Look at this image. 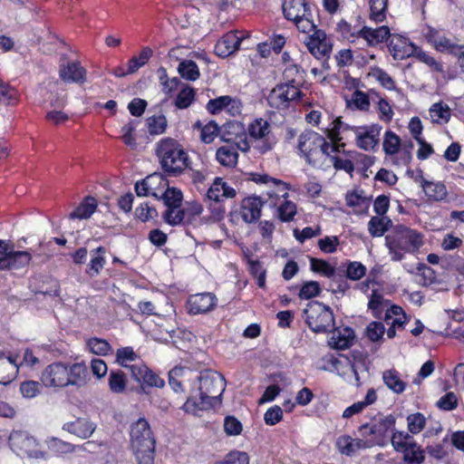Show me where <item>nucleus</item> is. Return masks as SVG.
<instances>
[{
	"mask_svg": "<svg viewBox=\"0 0 464 464\" xmlns=\"http://www.w3.org/2000/svg\"><path fill=\"white\" fill-rule=\"evenodd\" d=\"M352 37L363 39L369 46H375L388 40L391 36V30L387 25L376 28L363 26L351 34Z\"/></svg>",
	"mask_w": 464,
	"mask_h": 464,
	"instance_id": "nucleus-22",
	"label": "nucleus"
},
{
	"mask_svg": "<svg viewBox=\"0 0 464 464\" xmlns=\"http://www.w3.org/2000/svg\"><path fill=\"white\" fill-rule=\"evenodd\" d=\"M389 0H369V19L376 24L382 23L387 18Z\"/></svg>",
	"mask_w": 464,
	"mask_h": 464,
	"instance_id": "nucleus-46",
	"label": "nucleus"
},
{
	"mask_svg": "<svg viewBox=\"0 0 464 464\" xmlns=\"http://www.w3.org/2000/svg\"><path fill=\"white\" fill-rule=\"evenodd\" d=\"M237 150L236 145L229 143L219 147L216 151L217 161L227 168L235 167L238 160Z\"/></svg>",
	"mask_w": 464,
	"mask_h": 464,
	"instance_id": "nucleus-35",
	"label": "nucleus"
},
{
	"mask_svg": "<svg viewBox=\"0 0 464 464\" xmlns=\"http://www.w3.org/2000/svg\"><path fill=\"white\" fill-rule=\"evenodd\" d=\"M333 366L336 372L347 382L354 385L359 384V375L355 365L347 357L335 359Z\"/></svg>",
	"mask_w": 464,
	"mask_h": 464,
	"instance_id": "nucleus-31",
	"label": "nucleus"
},
{
	"mask_svg": "<svg viewBox=\"0 0 464 464\" xmlns=\"http://www.w3.org/2000/svg\"><path fill=\"white\" fill-rule=\"evenodd\" d=\"M382 381L387 388L396 394L402 393L407 387V383L401 379L400 372L394 369L384 371Z\"/></svg>",
	"mask_w": 464,
	"mask_h": 464,
	"instance_id": "nucleus-42",
	"label": "nucleus"
},
{
	"mask_svg": "<svg viewBox=\"0 0 464 464\" xmlns=\"http://www.w3.org/2000/svg\"><path fill=\"white\" fill-rule=\"evenodd\" d=\"M48 449L54 454L63 455L71 453L74 450V446L56 438H50L46 440Z\"/></svg>",
	"mask_w": 464,
	"mask_h": 464,
	"instance_id": "nucleus-61",
	"label": "nucleus"
},
{
	"mask_svg": "<svg viewBox=\"0 0 464 464\" xmlns=\"http://www.w3.org/2000/svg\"><path fill=\"white\" fill-rule=\"evenodd\" d=\"M169 185V180L160 173H153L137 182L135 190L138 196H151L160 198Z\"/></svg>",
	"mask_w": 464,
	"mask_h": 464,
	"instance_id": "nucleus-20",
	"label": "nucleus"
},
{
	"mask_svg": "<svg viewBox=\"0 0 464 464\" xmlns=\"http://www.w3.org/2000/svg\"><path fill=\"white\" fill-rule=\"evenodd\" d=\"M309 9L305 0H285L283 3L285 17L293 22L297 18H302Z\"/></svg>",
	"mask_w": 464,
	"mask_h": 464,
	"instance_id": "nucleus-36",
	"label": "nucleus"
},
{
	"mask_svg": "<svg viewBox=\"0 0 464 464\" xmlns=\"http://www.w3.org/2000/svg\"><path fill=\"white\" fill-rule=\"evenodd\" d=\"M305 323L314 333H324L334 326V318L329 306L319 302H310L304 310Z\"/></svg>",
	"mask_w": 464,
	"mask_h": 464,
	"instance_id": "nucleus-10",
	"label": "nucleus"
},
{
	"mask_svg": "<svg viewBox=\"0 0 464 464\" xmlns=\"http://www.w3.org/2000/svg\"><path fill=\"white\" fill-rule=\"evenodd\" d=\"M392 445L397 452L403 454L407 464H421L425 459L424 451L413 437L405 431H395L391 438Z\"/></svg>",
	"mask_w": 464,
	"mask_h": 464,
	"instance_id": "nucleus-12",
	"label": "nucleus"
},
{
	"mask_svg": "<svg viewBox=\"0 0 464 464\" xmlns=\"http://www.w3.org/2000/svg\"><path fill=\"white\" fill-rule=\"evenodd\" d=\"M244 38L239 32H228L216 44L215 52L220 57H227L238 50Z\"/></svg>",
	"mask_w": 464,
	"mask_h": 464,
	"instance_id": "nucleus-25",
	"label": "nucleus"
},
{
	"mask_svg": "<svg viewBox=\"0 0 464 464\" xmlns=\"http://www.w3.org/2000/svg\"><path fill=\"white\" fill-rule=\"evenodd\" d=\"M429 116L432 123L442 125L449 122L451 117V111L447 103L439 102L430 106Z\"/></svg>",
	"mask_w": 464,
	"mask_h": 464,
	"instance_id": "nucleus-45",
	"label": "nucleus"
},
{
	"mask_svg": "<svg viewBox=\"0 0 464 464\" xmlns=\"http://www.w3.org/2000/svg\"><path fill=\"white\" fill-rule=\"evenodd\" d=\"M96 428L97 424L87 418H78L73 421L64 423L63 426V430L83 440L90 438Z\"/></svg>",
	"mask_w": 464,
	"mask_h": 464,
	"instance_id": "nucleus-29",
	"label": "nucleus"
},
{
	"mask_svg": "<svg viewBox=\"0 0 464 464\" xmlns=\"http://www.w3.org/2000/svg\"><path fill=\"white\" fill-rule=\"evenodd\" d=\"M185 217L186 211L181 208V206L167 207L162 215L164 221L170 226L179 225L185 219Z\"/></svg>",
	"mask_w": 464,
	"mask_h": 464,
	"instance_id": "nucleus-57",
	"label": "nucleus"
},
{
	"mask_svg": "<svg viewBox=\"0 0 464 464\" xmlns=\"http://www.w3.org/2000/svg\"><path fill=\"white\" fill-rule=\"evenodd\" d=\"M9 445L11 450L19 456L46 459V452L39 448L36 440L24 431H13L9 436Z\"/></svg>",
	"mask_w": 464,
	"mask_h": 464,
	"instance_id": "nucleus-13",
	"label": "nucleus"
},
{
	"mask_svg": "<svg viewBox=\"0 0 464 464\" xmlns=\"http://www.w3.org/2000/svg\"><path fill=\"white\" fill-rule=\"evenodd\" d=\"M264 203L259 196L245 198L240 206V215L246 223H253L259 219Z\"/></svg>",
	"mask_w": 464,
	"mask_h": 464,
	"instance_id": "nucleus-28",
	"label": "nucleus"
},
{
	"mask_svg": "<svg viewBox=\"0 0 464 464\" xmlns=\"http://www.w3.org/2000/svg\"><path fill=\"white\" fill-rule=\"evenodd\" d=\"M342 144L331 141L328 143L319 133L313 130H306L299 135L297 148L301 155L309 164L315 165L324 156H331L332 153L339 152Z\"/></svg>",
	"mask_w": 464,
	"mask_h": 464,
	"instance_id": "nucleus-6",
	"label": "nucleus"
},
{
	"mask_svg": "<svg viewBox=\"0 0 464 464\" xmlns=\"http://www.w3.org/2000/svg\"><path fill=\"white\" fill-rule=\"evenodd\" d=\"M236 196V190L219 177L215 178L207 192V198L216 203L225 198H232Z\"/></svg>",
	"mask_w": 464,
	"mask_h": 464,
	"instance_id": "nucleus-30",
	"label": "nucleus"
},
{
	"mask_svg": "<svg viewBox=\"0 0 464 464\" xmlns=\"http://www.w3.org/2000/svg\"><path fill=\"white\" fill-rule=\"evenodd\" d=\"M420 186L430 200L441 201L446 198L448 190L446 186L440 181H429L425 179H421Z\"/></svg>",
	"mask_w": 464,
	"mask_h": 464,
	"instance_id": "nucleus-37",
	"label": "nucleus"
},
{
	"mask_svg": "<svg viewBox=\"0 0 464 464\" xmlns=\"http://www.w3.org/2000/svg\"><path fill=\"white\" fill-rule=\"evenodd\" d=\"M166 207L181 206L183 201V193L175 187H169L164 190L160 198Z\"/></svg>",
	"mask_w": 464,
	"mask_h": 464,
	"instance_id": "nucleus-56",
	"label": "nucleus"
},
{
	"mask_svg": "<svg viewBox=\"0 0 464 464\" xmlns=\"http://www.w3.org/2000/svg\"><path fill=\"white\" fill-rule=\"evenodd\" d=\"M156 153L162 169L168 173H180L188 166V155L174 139L160 140L157 144Z\"/></svg>",
	"mask_w": 464,
	"mask_h": 464,
	"instance_id": "nucleus-7",
	"label": "nucleus"
},
{
	"mask_svg": "<svg viewBox=\"0 0 464 464\" xmlns=\"http://www.w3.org/2000/svg\"><path fill=\"white\" fill-rule=\"evenodd\" d=\"M304 93L294 84L285 83L276 85L268 96V103L277 110H286L293 107L297 102H303L306 107L311 103L303 100Z\"/></svg>",
	"mask_w": 464,
	"mask_h": 464,
	"instance_id": "nucleus-11",
	"label": "nucleus"
},
{
	"mask_svg": "<svg viewBox=\"0 0 464 464\" xmlns=\"http://www.w3.org/2000/svg\"><path fill=\"white\" fill-rule=\"evenodd\" d=\"M220 137L226 143L235 144L241 151L246 152L250 149L245 125L240 121L227 122L220 130Z\"/></svg>",
	"mask_w": 464,
	"mask_h": 464,
	"instance_id": "nucleus-15",
	"label": "nucleus"
},
{
	"mask_svg": "<svg viewBox=\"0 0 464 464\" xmlns=\"http://www.w3.org/2000/svg\"><path fill=\"white\" fill-rule=\"evenodd\" d=\"M424 38L439 52H452L455 44L447 36L445 31L431 26H426L422 30Z\"/></svg>",
	"mask_w": 464,
	"mask_h": 464,
	"instance_id": "nucleus-23",
	"label": "nucleus"
},
{
	"mask_svg": "<svg viewBox=\"0 0 464 464\" xmlns=\"http://www.w3.org/2000/svg\"><path fill=\"white\" fill-rule=\"evenodd\" d=\"M104 254L105 248L103 246H99L91 252L92 258L86 270V273L91 277L98 276L101 270L103 268L105 265Z\"/></svg>",
	"mask_w": 464,
	"mask_h": 464,
	"instance_id": "nucleus-48",
	"label": "nucleus"
},
{
	"mask_svg": "<svg viewBox=\"0 0 464 464\" xmlns=\"http://www.w3.org/2000/svg\"><path fill=\"white\" fill-rule=\"evenodd\" d=\"M66 105V101L63 97H58L51 102V106L53 107L46 113V120L55 125L65 122L68 119V113L62 109Z\"/></svg>",
	"mask_w": 464,
	"mask_h": 464,
	"instance_id": "nucleus-43",
	"label": "nucleus"
},
{
	"mask_svg": "<svg viewBox=\"0 0 464 464\" xmlns=\"http://www.w3.org/2000/svg\"><path fill=\"white\" fill-rule=\"evenodd\" d=\"M297 212L295 203L288 198L283 199L277 205V217L282 222H290L294 219Z\"/></svg>",
	"mask_w": 464,
	"mask_h": 464,
	"instance_id": "nucleus-54",
	"label": "nucleus"
},
{
	"mask_svg": "<svg viewBox=\"0 0 464 464\" xmlns=\"http://www.w3.org/2000/svg\"><path fill=\"white\" fill-rule=\"evenodd\" d=\"M389 301L384 299L382 295L377 290L372 289L370 295L368 307L372 311L374 317H380L382 312H387L391 307Z\"/></svg>",
	"mask_w": 464,
	"mask_h": 464,
	"instance_id": "nucleus-47",
	"label": "nucleus"
},
{
	"mask_svg": "<svg viewBox=\"0 0 464 464\" xmlns=\"http://www.w3.org/2000/svg\"><path fill=\"white\" fill-rule=\"evenodd\" d=\"M304 44L309 53L318 60L328 58L333 50L332 39L320 29L308 35Z\"/></svg>",
	"mask_w": 464,
	"mask_h": 464,
	"instance_id": "nucleus-18",
	"label": "nucleus"
},
{
	"mask_svg": "<svg viewBox=\"0 0 464 464\" xmlns=\"http://www.w3.org/2000/svg\"><path fill=\"white\" fill-rule=\"evenodd\" d=\"M423 244L424 236L404 225H397L385 237V246L393 261H401L406 254L418 252Z\"/></svg>",
	"mask_w": 464,
	"mask_h": 464,
	"instance_id": "nucleus-3",
	"label": "nucleus"
},
{
	"mask_svg": "<svg viewBox=\"0 0 464 464\" xmlns=\"http://www.w3.org/2000/svg\"><path fill=\"white\" fill-rule=\"evenodd\" d=\"M392 221L387 217H372L368 223V230L372 237H382L388 230Z\"/></svg>",
	"mask_w": 464,
	"mask_h": 464,
	"instance_id": "nucleus-50",
	"label": "nucleus"
},
{
	"mask_svg": "<svg viewBox=\"0 0 464 464\" xmlns=\"http://www.w3.org/2000/svg\"><path fill=\"white\" fill-rule=\"evenodd\" d=\"M88 350L97 355L105 356L110 353L111 347L110 343L101 338H91L86 343Z\"/></svg>",
	"mask_w": 464,
	"mask_h": 464,
	"instance_id": "nucleus-59",
	"label": "nucleus"
},
{
	"mask_svg": "<svg viewBox=\"0 0 464 464\" xmlns=\"http://www.w3.org/2000/svg\"><path fill=\"white\" fill-rule=\"evenodd\" d=\"M18 101V92L0 80V102L5 105L15 104Z\"/></svg>",
	"mask_w": 464,
	"mask_h": 464,
	"instance_id": "nucleus-60",
	"label": "nucleus"
},
{
	"mask_svg": "<svg viewBox=\"0 0 464 464\" xmlns=\"http://www.w3.org/2000/svg\"><path fill=\"white\" fill-rule=\"evenodd\" d=\"M194 129H198L200 131V140L207 144L211 143L219 131L218 124L213 121L206 124H202L198 121L194 124Z\"/></svg>",
	"mask_w": 464,
	"mask_h": 464,
	"instance_id": "nucleus-49",
	"label": "nucleus"
},
{
	"mask_svg": "<svg viewBox=\"0 0 464 464\" xmlns=\"http://www.w3.org/2000/svg\"><path fill=\"white\" fill-rule=\"evenodd\" d=\"M153 55V50L149 46H144L138 55L132 56L127 63L126 72L117 74L118 76H125L136 72L143 67Z\"/></svg>",
	"mask_w": 464,
	"mask_h": 464,
	"instance_id": "nucleus-38",
	"label": "nucleus"
},
{
	"mask_svg": "<svg viewBox=\"0 0 464 464\" xmlns=\"http://www.w3.org/2000/svg\"><path fill=\"white\" fill-rule=\"evenodd\" d=\"M377 400V394L373 389L368 390L364 400L354 402L347 407L343 412V419H350L354 415L360 414L367 406L374 403Z\"/></svg>",
	"mask_w": 464,
	"mask_h": 464,
	"instance_id": "nucleus-44",
	"label": "nucleus"
},
{
	"mask_svg": "<svg viewBox=\"0 0 464 464\" xmlns=\"http://www.w3.org/2000/svg\"><path fill=\"white\" fill-rule=\"evenodd\" d=\"M426 425V418L422 413L416 412L407 417V427L411 434L420 433Z\"/></svg>",
	"mask_w": 464,
	"mask_h": 464,
	"instance_id": "nucleus-62",
	"label": "nucleus"
},
{
	"mask_svg": "<svg viewBox=\"0 0 464 464\" xmlns=\"http://www.w3.org/2000/svg\"><path fill=\"white\" fill-rule=\"evenodd\" d=\"M335 446L338 451L346 456H353L362 450L369 449L364 437L353 438L343 434L336 439Z\"/></svg>",
	"mask_w": 464,
	"mask_h": 464,
	"instance_id": "nucleus-27",
	"label": "nucleus"
},
{
	"mask_svg": "<svg viewBox=\"0 0 464 464\" xmlns=\"http://www.w3.org/2000/svg\"><path fill=\"white\" fill-rule=\"evenodd\" d=\"M324 130L331 141L342 144L341 150L344 148L345 141L353 140L361 150L371 151L379 145L382 127L379 124L351 126L337 117L324 128Z\"/></svg>",
	"mask_w": 464,
	"mask_h": 464,
	"instance_id": "nucleus-2",
	"label": "nucleus"
},
{
	"mask_svg": "<svg viewBox=\"0 0 464 464\" xmlns=\"http://www.w3.org/2000/svg\"><path fill=\"white\" fill-rule=\"evenodd\" d=\"M346 205L353 208L357 213L366 212L371 204V198L361 188L347 191L345 195Z\"/></svg>",
	"mask_w": 464,
	"mask_h": 464,
	"instance_id": "nucleus-33",
	"label": "nucleus"
},
{
	"mask_svg": "<svg viewBox=\"0 0 464 464\" xmlns=\"http://www.w3.org/2000/svg\"><path fill=\"white\" fill-rule=\"evenodd\" d=\"M270 131V123L263 118L255 119L248 124L247 134L249 139L255 142H260V144L256 145L260 153H266L273 147V142L269 139Z\"/></svg>",
	"mask_w": 464,
	"mask_h": 464,
	"instance_id": "nucleus-16",
	"label": "nucleus"
},
{
	"mask_svg": "<svg viewBox=\"0 0 464 464\" xmlns=\"http://www.w3.org/2000/svg\"><path fill=\"white\" fill-rule=\"evenodd\" d=\"M138 121L132 120L122 126L121 132V140L125 145L134 150L137 147L136 138L134 136V132L138 127Z\"/></svg>",
	"mask_w": 464,
	"mask_h": 464,
	"instance_id": "nucleus-58",
	"label": "nucleus"
},
{
	"mask_svg": "<svg viewBox=\"0 0 464 464\" xmlns=\"http://www.w3.org/2000/svg\"><path fill=\"white\" fill-rule=\"evenodd\" d=\"M354 338L353 330L350 327L335 329L330 337L329 345L338 350L350 347Z\"/></svg>",
	"mask_w": 464,
	"mask_h": 464,
	"instance_id": "nucleus-34",
	"label": "nucleus"
},
{
	"mask_svg": "<svg viewBox=\"0 0 464 464\" xmlns=\"http://www.w3.org/2000/svg\"><path fill=\"white\" fill-rule=\"evenodd\" d=\"M60 76L67 82H82L85 78V70L80 63L72 62L60 69Z\"/></svg>",
	"mask_w": 464,
	"mask_h": 464,
	"instance_id": "nucleus-41",
	"label": "nucleus"
},
{
	"mask_svg": "<svg viewBox=\"0 0 464 464\" xmlns=\"http://www.w3.org/2000/svg\"><path fill=\"white\" fill-rule=\"evenodd\" d=\"M108 384L113 393H122L126 390L127 379L121 371H111L109 374Z\"/></svg>",
	"mask_w": 464,
	"mask_h": 464,
	"instance_id": "nucleus-55",
	"label": "nucleus"
},
{
	"mask_svg": "<svg viewBox=\"0 0 464 464\" xmlns=\"http://www.w3.org/2000/svg\"><path fill=\"white\" fill-rule=\"evenodd\" d=\"M296 28L299 32L304 34L314 33L316 29V25L314 23L312 18L311 10L305 12L304 15L302 18H297L294 21Z\"/></svg>",
	"mask_w": 464,
	"mask_h": 464,
	"instance_id": "nucleus-64",
	"label": "nucleus"
},
{
	"mask_svg": "<svg viewBox=\"0 0 464 464\" xmlns=\"http://www.w3.org/2000/svg\"><path fill=\"white\" fill-rule=\"evenodd\" d=\"M395 418L388 415L372 423L362 425L360 428V434L370 448L374 446H383L389 438V433L393 430Z\"/></svg>",
	"mask_w": 464,
	"mask_h": 464,
	"instance_id": "nucleus-9",
	"label": "nucleus"
},
{
	"mask_svg": "<svg viewBox=\"0 0 464 464\" xmlns=\"http://www.w3.org/2000/svg\"><path fill=\"white\" fill-rule=\"evenodd\" d=\"M383 151L396 165H407L411 160L412 144H402L400 137L392 130H386L382 140Z\"/></svg>",
	"mask_w": 464,
	"mask_h": 464,
	"instance_id": "nucleus-14",
	"label": "nucleus"
},
{
	"mask_svg": "<svg viewBox=\"0 0 464 464\" xmlns=\"http://www.w3.org/2000/svg\"><path fill=\"white\" fill-rule=\"evenodd\" d=\"M68 382L67 364L63 362H53L47 365L41 374V382L47 388L66 387Z\"/></svg>",
	"mask_w": 464,
	"mask_h": 464,
	"instance_id": "nucleus-19",
	"label": "nucleus"
},
{
	"mask_svg": "<svg viewBox=\"0 0 464 464\" xmlns=\"http://www.w3.org/2000/svg\"><path fill=\"white\" fill-rule=\"evenodd\" d=\"M98 207L97 200L92 197H86L69 215L71 219H87L92 217Z\"/></svg>",
	"mask_w": 464,
	"mask_h": 464,
	"instance_id": "nucleus-40",
	"label": "nucleus"
},
{
	"mask_svg": "<svg viewBox=\"0 0 464 464\" xmlns=\"http://www.w3.org/2000/svg\"><path fill=\"white\" fill-rule=\"evenodd\" d=\"M32 254L29 251H14V248L5 256H0V270H16L29 265Z\"/></svg>",
	"mask_w": 464,
	"mask_h": 464,
	"instance_id": "nucleus-26",
	"label": "nucleus"
},
{
	"mask_svg": "<svg viewBox=\"0 0 464 464\" xmlns=\"http://www.w3.org/2000/svg\"><path fill=\"white\" fill-rule=\"evenodd\" d=\"M218 302V299L214 293H198L188 297L186 309L191 315L206 314L216 309Z\"/></svg>",
	"mask_w": 464,
	"mask_h": 464,
	"instance_id": "nucleus-17",
	"label": "nucleus"
},
{
	"mask_svg": "<svg viewBox=\"0 0 464 464\" xmlns=\"http://www.w3.org/2000/svg\"><path fill=\"white\" fill-rule=\"evenodd\" d=\"M169 383L176 392L193 388L214 405L220 402L226 386L224 377L216 372L198 373L184 367H175L169 372Z\"/></svg>",
	"mask_w": 464,
	"mask_h": 464,
	"instance_id": "nucleus-1",
	"label": "nucleus"
},
{
	"mask_svg": "<svg viewBox=\"0 0 464 464\" xmlns=\"http://www.w3.org/2000/svg\"><path fill=\"white\" fill-rule=\"evenodd\" d=\"M389 49L396 60H403L413 56L417 51V45L411 42L407 37L400 34H391Z\"/></svg>",
	"mask_w": 464,
	"mask_h": 464,
	"instance_id": "nucleus-24",
	"label": "nucleus"
},
{
	"mask_svg": "<svg viewBox=\"0 0 464 464\" xmlns=\"http://www.w3.org/2000/svg\"><path fill=\"white\" fill-rule=\"evenodd\" d=\"M179 75L188 81H196L199 78L200 72L197 63L191 60H183L178 66Z\"/></svg>",
	"mask_w": 464,
	"mask_h": 464,
	"instance_id": "nucleus-53",
	"label": "nucleus"
},
{
	"mask_svg": "<svg viewBox=\"0 0 464 464\" xmlns=\"http://www.w3.org/2000/svg\"><path fill=\"white\" fill-rule=\"evenodd\" d=\"M384 321L387 325H392L395 328H402L406 323L402 309L397 305H392L387 310L384 315Z\"/></svg>",
	"mask_w": 464,
	"mask_h": 464,
	"instance_id": "nucleus-51",
	"label": "nucleus"
},
{
	"mask_svg": "<svg viewBox=\"0 0 464 464\" xmlns=\"http://www.w3.org/2000/svg\"><path fill=\"white\" fill-rule=\"evenodd\" d=\"M116 362L122 367L129 369L131 377L140 384L157 388H161L165 384L158 374L139 359L138 354L130 346L118 349Z\"/></svg>",
	"mask_w": 464,
	"mask_h": 464,
	"instance_id": "nucleus-4",
	"label": "nucleus"
},
{
	"mask_svg": "<svg viewBox=\"0 0 464 464\" xmlns=\"http://www.w3.org/2000/svg\"><path fill=\"white\" fill-rule=\"evenodd\" d=\"M188 395L187 401L184 402L183 411L193 416H200L203 411L210 410L215 406L208 397L198 395V392L193 388H187L186 391Z\"/></svg>",
	"mask_w": 464,
	"mask_h": 464,
	"instance_id": "nucleus-21",
	"label": "nucleus"
},
{
	"mask_svg": "<svg viewBox=\"0 0 464 464\" xmlns=\"http://www.w3.org/2000/svg\"><path fill=\"white\" fill-rule=\"evenodd\" d=\"M130 448L139 464H153L155 439L149 422L140 418L130 426Z\"/></svg>",
	"mask_w": 464,
	"mask_h": 464,
	"instance_id": "nucleus-5",
	"label": "nucleus"
},
{
	"mask_svg": "<svg viewBox=\"0 0 464 464\" xmlns=\"http://www.w3.org/2000/svg\"><path fill=\"white\" fill-rule=\"evenodd\" d=\"M168 126L167 118L163 114L153 115L146 120L147 130L150 135H160Z\"/></svg>",
	"mask_w": 464,
	"mask_h": 464,
	"instance_id": "nucleus-52",
	"label": "nucleus"
},
{
	"mask_svg": "<svg viewBox=\"0 0 464 464\" xmlns=\"http://www.w3.org/2000/svg\"><path fill=\"white\" fill-rule=\"evenodd\" d=\"M67 371L69 377L68 386H82L87 383L89 372L85 363L76 362L70 366L67 365Z\"/></svg>",
	"mask_w": 464,
	"mask_h": 464,
	"instance_id": "nucleus-39",
	"label": "nucleus"
},
{
	"mask_svg": "<svg viewBox=\"0 0 464 464\" xmlns=\"http://www.w3.org/2000/svg\"><path fill=\"white\" fill-rule=\"evenodd\" d=\"M18 373L16 357L0 354V384L7 385L12 382Z\"/></svg>",
	"mask_w": 464,
	"mask_h": 464,
	"instance_id": "nucleus-32",
	"label": "nucleus"
},
{
	"mask_svg": "<svg viewBox=\"0 0 464 464\" xmlns=\"http://www.w3.org/2000/svg\"><path fill=\"white\" fill-rule=\"evenodd\" d=\"M251 180L266 187L265 190L259 195L264 205L267 204L270 208H276L283 199L289 197L290 186L281 179L272 178L266 174L253 173L251 174Z\"/></svg>",
	"mask_w": 464,
	"mask_h": 464,
	"instance_id": "nucleus-8",
	"label": "nucleus"
},
{
	"mask_svg": "<svg viewBox=\"0 0 464 464\" xmlns=\"http://www.w3.org/2000/svg\"><path fill=\"white\" fill-rule=\"evenodd\" d=\"M311 269L326 277H333L335 274V267L325 260L311 258Z\"/></svg>",
	"mask_w": 464,
	"mask_h": 464,
	"instance_id": "nucleus-63",
	"label": "nucleus"
}]
</instances>
